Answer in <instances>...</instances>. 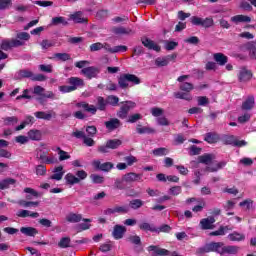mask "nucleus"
I'll return each mask as SVG.
<instances>
[{"instance_id":"obj_1","label":"nucleus","mask_w":256,"mask_h":256,"mask_svg":"<svg viewBox=\"0 0 256 256\" xmlns=\"http://www.w3.org/2000/svg\"><path fill=\"white\" fill-rule=\"evenodd\" d=\"M239 249V246H225V243L223 242H210L204 247L199 248L196 253L200 255H203V253H218V255H237L239 253Z\"/></svg>"},{"instance_id":"obj_2","label":"nucleus","mask_w":256,"mask_h":256,"mask_svg":"<svg viewBox=\"0 0 256 256\" xmlns=\"http://www.w3.org/2000/svg\"><path fill=\"white\" fill-rule=\"evenodd\" d=\"M133 83L134 85H139L141 83V79L137 77L135 74H122L118 78V85L120 89H127L129 87V83Z\"/></svg>"},{"instance_id":"obj_3","label":"nucleus","mask_w":256,"mask_h":256,"mask_svg":"<svg viewBox=\"0 0 256 256\" xmlns=\"http://www.w3.org/2000/svg\"><path fill=\"white\" fill-rule=\"evenodd\" d=\"M137 107V104L133 101H123L121 102V107L116 112L118 119H127V116L129 115V111L131 109H135Z\"/></svg>"},{"instance_id":"obj_4","label":"nucleus","mask_w":256,"mask_h":256,"mask_svg":"<svg viewBox=\"0 0 256 256\" xmlns=\"http://www.w3.org/2000/svg\"><path fill=\"white\" fill-rule=\"evenodd\" d=\"M193 89V84L189 82H183L180 84V90L185 92H175L174 97L176 99H185L186 101H190L191 96L189 92Z\"/></svg>"},{"instance_id":"obj_5","label":"nucleus","mask_w":256,"mask_h":256,"mask_svg":"<svg viewBox=\"0 0 256 256\" xmlns=\"http://www.w3.org/2000/svg\"><path fill=\"white\" fill-rule=\"evenodd\" d=\"M81 75H84L86 79H97V75L101 73V69L95 66H88L80 71Z\"/></svg>"},{"instance_id":"obj_6","label":"nucleus","mask_w":256,"mask_h":256,"mask_svg":"<svg viewBox=\"0 0 256 256\" xmlns=\"http://www.w3.org/2000/svg\"><path fill=\"white\" fill-rule=\"evenodd\" d=\"M23 45H25V43L18 39L3 40L0 44V49H2V51H9L13 49V47H23Z\"/></svg>"},{"instance_id":"obj_7","label":"nucleus","mask_w":256,"mask_h":256,"mask_svg":"<svg viewBox=\"0 0 256 256\" xmlns=\"http://www.w3.org/2000/svg\"><path fill=\"white\" fill-rule=\"evenodd\" d=\"M124 181L131 185V183H143V174L141 173H135V172H129L123 175Z\"/></svg>"},{"instance_id":"obj_8","label":"nucleus","mask_w":256,"mask_h":256,"mask_svg":"<svg viewBox=\"0 0 256 256\" xmlns=\"http://www.w3.org/2000/svg\"><path fill=\"white\" fill-rule=\"evenodd\" d=\"M66 221L68 223H81V221H84V223H91V219L89 218H84L83 219V215L82 214H77V213H69L66 216Z\"/></svg>"},{"instance_id":"obj_9","label":"nucleus","mask_w":256,"mask_h":256,"mask_svg":"<svg viewBox=\"0 0 256 256\" xmlns=\"http://www.w3.org/2000/svg\"><path fill=\"white\" fill-rule=\"evenodd\" d=\"M177 59V54H170L165 57H158L155 60L156 67H167L170 61Z\"/></svg>"},{"instance_id":"obj_10","label":"nucleus","mask_w":256,"mask_h":256,"mask_svg":"<svg viewBox=\"0 0 256 256\" xmlns=\"http://www.w3.org/2000/svg\"><path fill=\"white\" fill-rule=\"evenodd\" d=\"M193 25H198L200 27H205L208 29L209 27H213V18H200V17H193Z\"/></svg>"},{"instance_id":"obj_11","label":"nucleus","mask_w":256,"mask_h":256,"mask_svg":"<svg viewBox=\"0 0 256 256\" xmlns=\"http://www.w3.org/2000/svg\"><path fill=\"white\" fill-rule=\"evenodd\" d=\"M128 241H130V243H132V245H136L134 247L135 253H143V251H145L143 249L141 237H139L138 235L129 236Z\"/></svg>"},{"instance_id":"obj_12","label":"nucleus","mask_w":256,"mask_h":256,"mask_svg":"<svg viewBox=\"0 0 256 256\" xmlns=\"http://www.w3.org/2000/svg\"><path fill=\"white\" fill-rule=\"evenodd\" d=\"M141 43L150 51H156L157 53L161 51V46L149 38H141Z\"/></svg>"},{"instance_id":"obj_13","label":"nucleus","mask_w":256,"mask_h":256,"mask_svg":"<svg viewBox=\"0 0 256 256\" xmlns=\"http://www.w3.org/2000/svg\"><path fill=\"white\" fill-rule=\"evenodd\" d=\"M93 167H95V169H98L99 171H104L108 173V171H111V169H113L115 165L111 162L101 163V161L95 160L93 162Z\"/></svg>"},{"instance_id":"obj_14","label":"nucleus","mask_w":256,"mask_h":256,"mask_svg":"<svg viewBox=\"0 0 256 256\" xmlns=\"http://www.w3.org/2000/svg\"><path fill=\"white\" fill-rule=\"evenodd\" d=\"M253 77V72L251 70H247V68H241L238 74V79L240 83H247V81H251Z\"/></svg>"},{"instance_id":"obj_15","label":"nucleus","mask_w":256,"mask_h":256,"mask_svg":"<svg viewBox=\"0 0 256 256\" xmlns=\"http://www.w3.org/2000/svg\"><path fill=\"white\" fill-rule=\"evenodd\" d=\"M104 125L106 129H108V131H115L119 129V127H121L123 123H121V120H119V118H111L110 120L104 122Z\"/></svg>"},{"instance_id":"obj_16","label":"nucleus","mask_w":256,"mask_h":256,"mask_svg":"<svg viewBox=\"0 0 256 256\" xmlns=\"http://www.w3.org/2000/svg\"><path fill=\"white\" fill-rule=\"evenodd\" d=\"M125 233H127V228H125V226L117 224L114 226L112 236L114 237V239H116V241H119V239H123Z\"/></svg>"},{"instance_id":"obj_17","label":"nucleus","mask_w":256,"mask_h":256,"mask_svg":"<svg viewBox=\"0 0 256 256\" xmlns=\"http://www.w3.org/2000/svg\"><path fill=\"white\" fill-rule=\"evenodd\" d=\"M68 83L71 87L74 88V91H77V89L83 88L85 85V80L79 77H70L68 78Z\"/></svg>"},{"instance_id":"obj_18","label":"nucleus","mask_w":256,"mask_h":256,"mask_svg":"<svg viewBox=\"0 0 256 256\" xmlns=\"http://www.w3.org/2000/svg\"><path fill=\"white\" fill-rule=\"evenodd\" d=\"M35 118L36 119H44V121H51V119H53V117H57V113H55L54 111L51 112H43V111H37L34 113Z\"/></svg>"},{"instance_id":"obj_19","label":"nucleus","mask_w":256,"mask_h":256,"mask_svg":"<svg viewBox=\"0 0 256 256\" xmlns=\"http://www.w3.org/2000/svg\"><path fill=\"white\" fill-rule=\"evenodd\" d=\"M147 251H149V253H151V251H153L155 256H167V255H169V250H167L165 248H159V246H155V245L148 246Z\"/></svg>"},{"instance_id":"obj_20","label":"nucleus","mask_w":256,"mask_h":256,"mask_svg":"<svg viewBox=\"0 0 256 256\" xmlns=\"http://www.w3.org/2000/svg\"><path fill=\"white\" fill-rule=\"evenodd\" d=\"M255 107V96L249 95L247 99L242 103V111H251Z\"/></svg>"},{"instance_id":"obj_21","label":"nucleus","mask_w":256,"mask_h":256,"mask_svg":"<svg viewBox=\"0 0 256 256\" xmlns=\"http://www.w3.org/2000/svg\"><path fill=\"white\" fill-rule=\"evenodd\" d=\"M76 107H79L80 109H84L87 113H91L92 115L97 114V107L95 105H91L86 102H79L76 104Z\"/></svg>"},{"instance_id":"obj_22","label":"nucleus","mask_w":256,"mask_h":256,"mask_svg":"<svg viewBox=\"0 0 256 256\" xmlns=\"http://www.w3.org/2000/svg\"><path fill=\"white\" fill-rule=\"evenodd\" d=\"M70 19H72V21H74V23H80V24L89 23V19L83 17V12L82 11H77L74 14H72L70 16Z\"/></svg>"},{"instance_id":"obj_23","label":"nucleus","mask_w":256,"mask_h":256,"mask_svg":"<svg viewBox=\"0 0 256 256\" xmlns=\"http://www.w3.org/2000/svg\"><path fill=\"white\" fill-rule=\"evenodd\" d=\"M138 228L140 231H145L146 233L150 231V233H157L159 229L155 227V225L149 223V222H142L138 225Z\"/></svg>"},{"instance_id":"obj_24","label":"nucleus","mask_w":256,"mask_h":256,"mask_svg":"<svg viewBox=\"0 0 256 256\" xmlns=\"http://www.w3.org/2000/svg\"><path fill=\"white\" fill-rule=\"evenodd\" d=\"M38 159L42 161V163H45L46 165H54V163H57V158L54 156H47V152H42Z\"/></svg>"},{"instance_id":"obj_25","label":"nucleus","mask_w":256,"mask_h":256,"mask_svg":"<svg viewBox=\"0 0 256 256\" xmlns=\"http://www.w3.org/2000/svg\"><path fill=\"white\" fill-rule=\"evenodd\" d=\"M24 193H27L26 195L27 201H31L33 199H39V197H41V194L39 192L29 187L24 188Z\"/></svg>"},{"instance_id":"obj_26","label":"nucleus","mask_w":256,"mask_h":256,"mask_svg":"<svg viewBox=\"0 0 256 256\" xmlns=\"http://www.w3.org/2000/svg\"><path fill=\"white\" fill-rule=\"evenodd\" d=\"M214 61L217 62L218 65L222 66L227 65L229 62V57L225 56L223 53H215L213 54Z\"/></svg>"},{"instance_id":"obj_27","label":"nucleus","mask_w":256,"mask_h":256,"mask_svg":"<svg viewBox=\"0 0 256 256\" xmlns=\"http://www.w3.org/2000/svg\"><path fill=\"white\" fill-rule=\"evenodd\" d=\"M219 139H221V137H219V134L215 132H208L204 136V141H206V143H209L210 145H213V143H217Z\"/></svg>"},{"instance_id":"obj_28","label":"nucleus","mask_w":256,"mask_h":256,"mask_svg":"<svg viewBox=\"0 0 256 256\" xmlns=\"http://www.w3.org/2000/svg\"><path fill=\"white\" fill-rule=\"evenodd\" d=\"M136 132L139 135H153L155 133V129L147 126H142L141 124H138L136 127Z\"/></svg>"},{"instance_id":"obj_29","label":"nucleus","mask_w":256,"mask_h":256,"mask_svg":"<svg viewBox=\"0 0 256 256\" xmlns=\"http://www.w3.org/2000/svg\"><path fill=\"white\" fill-rule=\"evenodd\" d=\"M17 180L15 178H6L0 181V190L5 191V189H9L11 185H15Z\"/></svg>"},{"instance_id":"obj_30","label":"nucleus","mask_w":256,"mask_h":256,"mask_svg":"<svg viewBox=\"0 0 256 256\" xmlns=\"http://www.w3.org/2000/svg\"><path fill=\"white\" fill-rule=\"evenodd\" d=\"M20 233H23V235H26L27 237H35V235L39 234V231L34 227H21Z\"/></svg>"},{"instance_id":"obj_31","label":"nucleus","mask_w":256,"mask_h":256,"mask_svg":"<svg viewBox=\"0 0 256 256\" xmlns=\"http://www.w3.org/2000/svg\"><path fill=\"white\" fill-rule=\"evenodd\" d=\"M127 185L128 184L125 181V176H122V178H116L114 181V187L119 191H125V189H127Z\"/></svg>"},{"instance_id":"obj_32","label":"nucleus","mask_w":256,"mask_h":256,"mask_svg":"<svg viewBox=\"0 0 256 256\" xmlns=\"http://www.w3.org/2000/svg\"><path fill=\"white\" fill-rule=\"evenodd\" d=\"M28 137L29 139H31V141H41L43 133L41 132V130L31 129L28 132Z\"/></svg>"},{"instance_id":"obj_33","label":"nucleus","mask_w":256,"mask_h":256,"mask_svg":"<svg viewBox=\"0 0 256 256\" xmlns=\"http://www.w3.org/2000/svg\"><path fill=\"white\" fill-rule=\"evenodd\" d=\"M63 175H65V172H63V166H57L54 169V174L50 176V179L61 181V179H63Z\"/></svg>"},{"instance_id":"obj_34","label":"nucleus","mask_w":256,"mask_h":256,"mask_svg":"<svg viewBox=\"0 0 256 256\" xmlns=\"http://www.w3.org/2000/svg\"><path fill=\"white\" fill-rule=\"evenodd\" d=\"M96 101H97V103H96V109L98 110V111H106V109H107V99H105L104 97H102V96H98L97 98H96Z\"/></svg>"},{"instance_id":"obj_35","label":"nucleus","mask_w":256,"mask_h":256,"mask_svg":"<svg viewBox=\"0 0 256 256\" xmlns=\"http://www.w3.org/2000/svg\"><path fill=\"white\" fill-rule=\"evenodd\" d=\"M111 31L112 33H114V35H129V33H131L132 30L130 28H125L123 26H114L112 27Z\"/></svg>"},{"instance_id":"obj_36","label":"nucleus","mask_w":256,"mask_h":256,"mask_svg":"<svg viewBox=\"0 0 256 256\" xmlns=\"http://www.w3.org/2000/svg\"><path fill=\"white\" fill-rule=\"evenodd\" d=\"M232 23H251V17L239 14L231 18Z\"/></svg>"},{"instance_id":"obj_37","label":"nucleus","mask_w":256,"mask_h":256,"mask_svg":"<svg viewBox=\"0 0 256 256\" xmlns=\"http://www.w3.org/2000/svg\"><path fill=\"white\" fill-rule=\"evenodd\" d=\"M213 223H215L214 217L204 218L200 221V225H202V229H213Z\"/></svg>"},{"instance_id":"obj_38","label":"nucleus","mask_w":256,"mask_h":256,"mask_svg":"<svg viewBox=\"0 0 256 256\" xmlns=\"http://www.w3.org/2000/svg\"><path fill=\"white\" fill-rule=\"evenodd\" d=\"M212 161H213V154L205 153L201 156H198V163L209 165Z\"/></svg>"},{"instance_id":"obj_39","label":"nucleus","mask_w":256,"mask_h":256,"mask_svg":"<svg viewBox=\"0 0 256 256\" xmlns=\"http://www.w3.org/2000/svg\"><path fill=\"white\" fill-rule=\"evenodd\" d=\"M51 25L57 26V25H63L66 27V25H69V22H67V19L63 16L53 17L51 20Z\"/></svg>"},{"instance_id":"obj_40","label":"nucleus","mask_w":256,"mask_h":256,"mask_svg":"<svg viewBox=\"0 0 256 256\" xmlns=\"http://www.w3.org/2000/svg\"><path fill=\"white\" fill-rule=\"evenodd\" d=\"M18 79H33V72L31 70L22 69L18 71Z\"/></svg>"},{"instance_id":"obj_41","label":"nucleus","mask_w":256,"mask_h":256,"mask_svg":"<svg viewBox=\"0 0 256 256\" xmlns=\"http://www.w3.org/2000/svg\"><path fill=\"white\" fill-rule=\"evenodd\" d=\"M143 205L144 202L141 199H133L129 202L130 209H133L134 211H137V209H141Z\"/></svg>"},{"instance_id":"obj_42","label":"nucleus","mask_w":256,"mask_h":256,"mask_svg":"<svg viewBox=\"0 0 256 256\" xmlns=\"http://www.w3.org/2000/svg\"><path fill=\"white\" fill-rule=\"evenodd\" d=\"M229 241H245V234H241L239 232H233L228 235Z\"/></svg>"},{"instance_id":"obj_43","label":"nucleus","mask_w":256,"mask_h":256,"mask_svg":"<svg viewBox=\"0 0 256 256\" xmlns=\"http://www.w3.org/2000/svg\"><path fill=\"white\" fill-rule=\"evenodd\" d=\"M65 181L67 183V185H77V183H79V178H77V176L68 173L65 176Z\"/></svg>"},{"instance_id":"obj_44","label":"nucleus","mask_w":256,"mask_h":256,"mask_svg":"<svg viewBox=\"0 0 256 256\" xmlns=\"http://www.w3.org/2000/svg\"><path fill=\"white\" fill-rule=\"evenodd\" d=\"M106 143L108 144V147H110V149H119V147L123 145V141H121L120 139H110Z\"/></svg>"},{"instance_id":"obj_45","label":"nucleus","mask_w":256,"mask_h":256,"mask_svg":"<svg viewBox=\"0 0 256 256\" xmlns=\"http://www.w3.org/2000/svg\"><path fill=\"white\" fill-rule=\"evenodd\" d=\"M152 153L153 155H155V157H164L165 155H169V149L160 147V148L154 149Z\"/></svg>"},{"instance_id":"obj_46","label":"nucleus","mask_w":256,"mask_h":256,"mask_svg":"<svg viewBox=\"0 0 256 256\" xmlns=\"http://www.w3.org/2000/svg\"><path fill=\"white\" fill-rule=\"evenodd\" d=\"M40 47L41 49H43V51H47V49H51V47H55V42H53V40L44 39L41 41Z\"/></svg>"},{"instance_id":"obj_47","label":"nucleus","mask_w":256,"mask_h":256,"mask_svg":"<svg viewBox=\"0 0 256 256\" xmlns=\"http://www.w3.org/2000/svg\"><path fill=\"white\" fill-rule=\"evenodd\" d=\"M107 104L111 105V107H118L119 98L116 95H109L106 98Z\"/></svg>"},{"instance_id":"obj_48","label":"nucleus","mask_w":256,"mask_h":256,"mask_svg":"<svg viewBox=\"0 0 256 256\" xmlns=\"http://www.w3.org/2000/svg\"><path fill=\"white\" fill-rule=\"evenodd\" d=\"M90 179L95 185H101V183H105V177L98 174H91Z\"/></svg>"},{"instance_id":"obj_49","label":"nucleus","mask_w":256,"mask_h":256,"mask_svg":"<svg viewBox=\"0 0 256 256\" xmlns=\"http://www.w3.org/2000/svg\"><path fill=\"white\" fill-rule=\"evenodd\" d=\"M198 204H195L193 207V212L194 213H201V211H203V209H205V206L207 205L205 203V200L200 199L197 201Z\"/></svg>"},{"instance_id":"obj_50","label":"nucleus","mask_w":256,"mask_h":256,"mask_svg":"<svg viewBox=\"0 0 256 256\" xmlns=\"http://www.w3.org/2000/svg\"><path fill=\"white\" fill-rule=\"evenodd\" d=\"M235 139L236 137L234 135H224L222 137V143L224 145H235Z\"/></svg>"},{"instance_id":"obj_51","label":"nucleus","mask_w":256,"mask_h":256,"mask_svg":"<svg viewBox=\"0 0 256 256\" xmlns=\"http://www.w3.org/2000/svg\"><path fill=\"white\" fill-rule=\"evenodd\" d=\"M54 59L58 61H71V54L69 53H55Z\"/></svg>"},{"instance_id":"obj_52","label":"nucleus","mask_w":256,"mask_h":256,"mask_svg":"<svg viewBox=\"0 0 256 256\" xmlns=\"http://www.w3.org/2000/svg\"><path fill=\"white\" fill-rule=\"evenodd\" d=\"M57 151L59 155V161H67V159H71V155H69V152L61 150V147H58Z\"/></svg>"},{"instance_id":"obj_53","label":"nucleus","mask_w":256,"mask_h":256,"mask_svg":"<svg viewBox=\"0 0 256 256\" xmlns=\"http://www.w3.org/2000/svg\"><path fill=\"white\" fill-rule=\"evenodd\" d=\"M18 121L19 118H17L16 116L6 117L3 119V123L7 127H9L10 125H15L16 123H18Z\"/></svg>"},{"instance_id":"obj_54","label":"nucleus","mask_w":256,"mask_h":256,"mask_svg":"<svg viewBox=\"0 0 256 256\" xmlns=\"http://www.w3.org/2000/svg\"><path fill=\"white\" fill-rule=\"evenodd\" d=\"M127 49L128 48L125 45H118L113 48H109V53H125Z\"/></svg>"},{"instance_id":"obj_55","label":"nucleus","mask_w":256,"mask_h":256,"mask_svg":"<svg viewBox=\"0 0 256 256\" xmlns=\"http://www.w3.org/2000/svg\"><path fill=\"white\" fill-rule=\"evenodd\" d=\"M124 191H125L126 197H139V195H141V193L135 190V188H131V187H126Z\"/></svg>"},{"instance_id":"obj_56","label":"nucleus","mask_w":256,"mask_h":256,"mask_svg":"<svg viewBox=\"0 0 256 256\" xmlns=\"http://www.w3.org/2000/svg\"><path fill=\"white\" fill-rule=\"evenodd\" d=\"M70 243H71V238L63 237L60 239V241L58 243V247H60L61 249H67V247H69Z\"/></svg>"},{"instance_id":"obj_57","label":"nucleus","mask_w":256,"mask_h":256,"mask_svg":"<svg viewBox=\"0 0 256 256\" xmlns=\"http://www.w3.org/2000/svg\"><path fill=\"white\" fill-rule=\"evenodd\" d=\"M19 205H21V207H39V202L20 200Z\"/></svg>"},{"instance_id":"obj_58","label":"nucleus","mask_w":256,"mask_h":256,"mask_svg":"<svg viewBox=\"0 0 256 256\" xmlns=\"http://www.w3.org/2000/svg\"><path fill=\"white\" fill-rule=\"evenodd\" d=\"M36 175H39L41 177L47 175V167L45 165L40 164L36 166Z\"/></svg>"},{"instance_id":"obj_59","label":"nucleus","mask_w":256,"mask_h":256,"mask_svg":"<svg viewBox=\"0 0 256 256\" xmlns=\"http://www.w3.org/2000/svg\"><path fill=\"white\" fill-rule=\"evenodd\" d=\"M197 102L200 107H207L209 105V98L207 96H199L197 97Z\"/></svg>"},{"instance_id":"obj_60","label":"nucleus","mask_w":256,"mask_h":256,"mask_svg":"<svg viewBox=\"0 0 256 256\" xmlns=\"http://www.w3.org/2000/svg\"><path fill=\"white\" fill-rule=\"evenodd\" d=\"M104 45L101 42H96L90 45L89 49L91 53H95V51H101L103 49Z\"/></svg>"},{"instance_id":"obj_61","label":"nucleus","mask_w":256,"mask_h":256,"mask_svg":"<svg viewBox=\"0 0 256 256\" xmlns=\"http://www.w3.org/2000/svg\"><path fill=\"white\" fill-rule=\"evenodd\" d=\"M13 5V1L11 0H0V11H5V9H9Z\"/></svg>"},{"instance_id":"obj_62","label":"nucleus","mask_w":256,"mask_h":256,"mask_svg":"<svg viewBox=\"0 0 256 256\" xmlns=\"http://www.w3.org/2000/svg\"><path fill=\"white\" fill-rule=\"evenodd\" d=\"M239 8L243 9V11H253V6L245 0L240 2Z\"/></svg>"},{"instance_id":"obj_63","label":"nucleus","mask_w":256,"mask_h":256,"mask_svg":"<svg viewBox=\"0 0 256 256\" xmlns=\"http://www.w3.org/2000/svg\"><path fill=\"white\" fill-rule=\"evenodd\" d=\"M96 17H97L98 19H107V17H109V10H107V9L99 10V11L96 13Z\"/></svg>"},{"instance_id":"obj_64","label":"nucleus","mask_w":256,"mask_h":256,"mask_svg":"<svg viewBox=\"0 0 256 256\" xmlns=\"http://www.w3.org/2000/svg\"><path fill=\"white\" fill-rule=\"evenodd\" d=\"M151 114L153 117H161V115H163V109L159 107H153L151 108Z\"/></svg>"}]
</instances>
